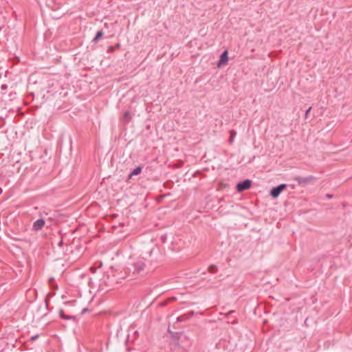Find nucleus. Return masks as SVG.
<instances>
[{"label": "nucleus", "instance_id": "obj_1", "mask_svg": "<svg viewBox=\"0 0 352 352\" xmlns=\"http://www.w3.org/2000/svg\"><path fill=\"white\" fill-rule=\"evenodd\" d=\"M252 186V181L250 179H245L241 182L236 185V190L238 192H243L249 189Z\"/></svg>", "mask_w": 352, "mask_h": 352}, {"label": "nucleus", "instance_id": "obj_2", "mask_svg": "<svg viewBox=\"0 0 352 352\" xmlns=\"http://www.w3.org/2000/svg\"><path fill=\"white\" fill-rule=\"evenodd\" d=\"M287 185L285 184H280L276 187H274L270 190V195L273 198H276L279 196L280 192L286 188Z\"/></svg>", "mask_w": 352, "mask_h": 352}, {"label": "nucleus", "instance_id": "obj_3", "mask_svg": "<svg viewBox=\"0 0 352 352\" xmlns=\"http://www.w3.org/2000/svg\"><path fill=\"white\" fill-rule=\"evenodd\" d=\"M314 176H308L305 177H302L300 176L295 177L294 179L300 185H307L314 179Z\"/></svg>", "mask_w": 352, "mask_h": 352}, {"label": "nucleus", "instance_id": "obj_4", "mask_svg": "<svg viewBox=\"0 0 352 352\" xmlns=\"http://www.w3.org/2000/svg\"><path fill=\"white\" fill-rule=\"evenodd\" d=\"M146 264L143 259H140L134 263L135 272L141 274L145 269Z\"/></svg>", "mask_w": 352, "mask_h": 352}, {"label": "nucleus", "instance_id": "obj_5", "mask_svg": "<svg viewBox=\"0 0 352 352\" xmlns=\"http://www.w3.org/2000/svg\"><path fill=\"white\" fill-rule=\"evenodd\" d=\"M228 61V51L225 50L221 54L220 59L217 63V67H220L222 65H226Z\"/></svg>", "mask_w": 352, "mask_h": 352}, {"label": "nucleus", "instance_id": "obj_6", "mask_svg": "<svg viewBox=\"0 0 352 352\" xmlns=\"http://www.w3.org/2000/svg\"><path fill=\"white\" fill-rule=\"evenodd\" d=\"M44 226L45 221L43 219H39L34 222L32 228L34 230L38 231L41 230Z\"/></svg>", "mask_w": 352, "mask_h": 352}, {"label": "nucleus", "instance_id": "obj_7", "mask_svg": "<svg viewBox=\"0 0 352 352\" xmlns=\"http://www.w3.org/2000/svg\"><path fill=\"white\" fill-rule=\"evenodd\" d=\"M142 171V168L140 166L136 167L129 175V178L132 177L134 175H139Z\"/></svg>", "mask_w": 352, "mask_h": 352}, {"label": "nucleus", "instance_id": "obj_8", "mask_svg": "<svg viewBox=\"0 0 352 352\" xmlns=\"http://www.w3.org/2000/svg\"><path fill=\"white\" fill-rule=\"evenodd\" d=\"M104 33L102 32V30H100L98 31L97 33H96V36L93 39V42L94 43H96L102 36H103Z\"/></svg>", "mask_w": 352, "mask_h": 352}, {"label": "nucleus", "instance_id": "obj_9", "mask_svg": "<svg viewBox=\"0 0 352 352\" xmlns=\"http://www.w3.org/2000/svg\"><path fill=\"white\" fill-rule=\"evenodd\" d=\"M230 137L229 142L230 144H232L234 142V138L236 135V131L232 130V131H230Z\"/></svg>", "mask_w": 352, "mask_h": 352}, {"label": "nucleus", "instance_id": "obj_10", "mask_svg": "<svg viewBox=\"0 0 352 352\" xmlns=\"http://www.w3.org/2000/svg\"><path fill=\"white\" fill-rule=\"evenodd\" d=\"M208 271L212 274H214L217 271V267L216 265H210L208 267Z\"/></svg>", "mask_w": 352, "mask_h": 352}, {"label": "nucleus", "instance_id": "obj_11", "mask_svg": "<svg viewBox=\"0 0 352 352\" xmlns=\"http://www.w3.org/2000/svg\"><path fill=\"white\" fill-rule=\"evenodd\" d=\"M59 315L60 316V318H64V319H70L72 318V316H66L65 314H64V311L63 309H60L59 311Z\"/></svg>", "mask_w": 352, "mask_h": 352}, {"label": "nucleus", "instance_id": "obj_12", "mask_svg": "<svg viewBox=\"0 0 352 352\" xmlns=\"http://www.w3.org/2000/svg\"><path fill=\"white\" fill-rule=\"evenodd\" d=\"M123 118L126 121H129L131 118L130 113L129 111H126L123 116Z\"/></svg>", "mask_w": 352, "mask_h": 352}, {"label": "nucleus", "instance_id": "obj_13", "mask_svg": "<svg viewBox=\"0 0 352 352\" xmlns=\"http://www.w3.org/2000/svg\"><path fill=\"white\" fill-rule=\"evenodd\" d=\"M38 337V335H36V336H32V337L31 338V340H35Z\"/></svg>", "mask_w": 352, "mask_h": 352}, {"label": "nucleus", "instance_id": "obj_14", "mask_svg": "<svg viewBox=\"0 0 352 352\" xmlns=\"http://www.w3.org/2000/svg\"><path fill=\"white\" fill-rule=\"evenodd\" d=\"M310 110H311V107H309V108L307 110V111H306V113H305V116H307V114L309 113V112L310 111Z\"/></svg>", "mask_w": 352, "mask_h": 352}, {"label": "nucleus", "instance_id": "obj_15", "mask_svg": "<svg viewBox=\"0 0 352 352\" xmlns=\"http://www.w3.org/2000/svg\"><path fill=\"white\" fill-rule=\"evenodd\" d=\"M113 47H112V46H110V47H109V51H110V52H113Z\"/></svg>", "mask_w": 352, "mask_h": 352}, {"label": "nucleus", "instance_id": "obj_16", "mask_svg": "<svg viewBox=\"0 0 352 352\" xmlns=\"http://www.w3.org/2000/svg\"><path fill=\"white\" fill-rule=\"evenodd\" d=\"M327 197L328 198H331V197H332V195H327Z\"/></svg>", "mask_w": 352, "mask_h": 352}, {"label": "nucleus", "instance_id": "obj_17", "mask_svg": "<svg viewBox=\"0 0 352 352\" xmlns=\"http://www.w3.org/2000/svg\"><path fill=\"white\" fill-rule=\"evenodd\" d=\"M6 87H7L6 85H2V86H1L2 89H6Z\"/></svg>", "mask_w": 352, "mask_h": 352}, {"label": "nucleus", "instance_id": "obj_18", "mask_svg": "<svg viewBox=\"0 0 352 352\" xmlns=\"http://www.w3.org/2000/svg\"><path fill=\"white\" fill-rule=\"evenodd\" d=\"M53 280H54V278H51L50 279V282H51V281H53Z\"/></svg>", "mask_w": 352, "mask_h": 352}, {"label": "nucleus", "instance_id": "obj_19", "mask_svg": "<svg viewBox=\"0 0 352 352\" xmlns=\"http://www.w3.org/2000/svg\"><path fill=\"white\" fill-rule=\"evenodd\" d=\"M62 244H63V241H60V242L59 243V245L60 246V245H62Z\"/></svg>", "mask_w": 352, "mask_h": 352}]
</instances>
